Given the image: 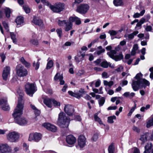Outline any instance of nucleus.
I'll use <instances>...</instances> for the list:
<instances>
[{"instance_id":"45","label":"nucleus","mask_w":153,"mask_h":153,"mask_svg":"<svg viewBox=\"0 0 153 153\" xmlns=\"http://www.w3.org/2000/svg\"><path fill=\"white\" fill-rule=\"evenodd\" d=\"M10 36L13 42L14 43L16 44L17 42V41L14 34L13 33H11L10 34Z\"/></svg>"},{"instance_id":"49","label":"nucleus","mask_w":153,"mask_h":153,"mask_svg":"<svg viewBox=\"0 0 153 153\" xmlns=\"http://www.w3.org/2000/svg\"><path fill=\"white\" fill-rule=\"evenodd\" d=\"M0 56L2 59V62H3L6 58L5 55L3 53H1L0 54Z\"/></svg>"},{"instance_id":"5","label":"nucleus","mask_w":153,"mask_h":153,"mask_svg":"<svg viewBox=\"0 0 153 153\" xmlns=\"http://www.w3.org/2000/svg\"><path fill=\"white\" fill-rule=\"evenodd\" d=\"M25 88L27 94L31 97L36 90V86L33 83H27L25 85Z\"/></svg>"},{"instance_id":"21","label":"nucleus","mask_w":153,"mask_h":153,"mask_svg":"<svg viewBox=\"0 0 153 153\" xmlns=\"http://www.w3.org/2000/svg\"><path fill=\"white\" fill-rule=\"evenodd\" d=\"M153 146L151 143H147L145 146V150L143 153H150Z\"/></svg>"},{"instance_id":"14","label":"nucleus","mask_w":153,"mask_h":153,"mask_svg":"<svg viewBox=\"0 0 153 153\" xmlns=\"http://www.w3.org/2000/svg\"><path fill=\"white\" fill-rule=\"evenodd\" d=\"M86 142V139L85 136L81 135L78 137V145L79 147L82 148L85 145Z\"/></svg>"},{"instance_id":"31","label":"nucleus","mask_w":153,"mask_h":153,"mask_svg":"<svg viewBox=\"0 0 153 153\" xmlns=\"http://www.w3.org/2000/svg\"><path fill=\"white\" fill-rule=\"evenodd\" d=\"M116 117L115 115L109 117L108 118L107 121L108 123L110 124L113 123H114V119H116Z\"/></svg>"},{"instance_id":"37","label":"nucleus","mask_w":153,"mask_h":153,"mask_svg":"<svg viewBox=\"0 0 153 153\" xmlns=\"http://www.w3.org/2000/svg\"><path fill=\"white\" fill-rule=\"evenodd\" d=\"M97 115L98 114L97 113L95 114L94 115V118L95 121H97L100 124H102L103 123L101 120L98 117Z\"/></svg>"},{"instance_id":"22","label":"nucleus","mask_w":153,"mask_h":153,"mask_svg":"<svg viewBox=\"0 0 153 153\" xmlns=\"http://www.w3.org/2000/svg\"><path fill=\"white\" fill-rule=\"evenodd\" d=\"M20 60L21 62L27 68L30 67V63L27 62L23 57H22L20 58Z\"/></svg>"},{"instance_id":"3","label":"nucleus","mask_w":153,"mask_h":153,"mask_svg":"<svg viewBox=\"0 0 153 153\" xmlns=\"http://www.w3.org/2000/svg\"><path fill=\"white\" fill-rule=\"evenodd\" d=\"M143 75L141 73L137 74L135 77V79L137 80L136 81L133 80L131 84V86L133 90L136 91H137L140 88H142L143 86L140 85V82L142 79V77Z\"/></svg>"},{"instance_id":"38","label":"nucleus","mask_w":153,"mask_h":153,"mask_svg":"<svg viewBox=\"0 0 153 153\" xmlns=\"http://www.w3.org/2000/svg\"><path fill=\"white\" fill-rule=\"evenodd\" d=\"M103 83L104 85H108L110 87L112 86L114 84V82L113 81H110L108 82L106 80H104L103 81Z\"/></svg>"},{"instance_id":"59","label":"nucleus","mask_w":153,"mask_h":153,"mask_svg":"<svg viewBox=\"0 0 153 153\" xmlns=\"http://www.w3.org/2000/svg\"><path fill=\"white\" fill-rule=\"evenodd\" d=\"M100 80H98L95 82V87H98L100 86Z\"/></svg>"},{"instance_id":"30","label":"nucleus","mask_w":153,"mask_h":153,"mask_svg":"<svg viewBox=\"0 0 153 153\" xmlns=\"http://www.w3.org/2000/svg\"><path fill=\"white\" fill-rule=\"evenodd\" d=\"M68 93L70 95L76 97L78 99H79L81 97V95L79 94L74 93L71 91H68Z\"/></svg>"},{"instance_id":"50","label":"nucleus","mask_w":153,"mask_h":153,"mask_svg":"<svg viewBox=\"0 0 153 153\" xmlns=\"http://www.w3.org/2000/svg\"><path fill=\"white\" fill-rule=\"evenodd\" d=\"M102 77L104 79L108 78L109 77L107 73L105 72L102 73Z\"/></svg>"},{"instance_id":"61","label":"nucleus","mask_w":153,"mask_h":153,"mask_svg":"<svg viewBox=\"0 0 153 153\" xmlns=\"http://www.w3.org/2000/svg\"><path fill=\"white\" fill-rule=\"evenodd\" d=\"M105 51V50L104 49H102L100 50L97 51V54L98 55H100L101 53L104 52Z\"/></svg>"},{"instance_id":"13","label":"nucleus","mask_w":153,"mask_h":153,"mask_svg":"<svg viewBox=\"0 0 153 153\" xmlns=\"http://www.w3.org/2000/svg\"><path fill=\"white\" fill-rule=\"evenodd\" d=\"M64 111L65 113L69 116L73 115L74 109L72 106L70 105H65L64 108Z\"/></svg>"},{"instance_id":"64","label":"nucleus","mask_w":153,"mask_h":153,"mask_svg":"<svg viewBox=\"0 0 153 153\" xmlns=\"http://www.w3.org/2000/svg\"><path fill=\"white\" fill-rule=\"evenodd\" d=\"M138 49V46L137 44L134 45L132 49L136 51Z\"/></svg>"},{"instance_id":"32","label":"nucleus","mask_w":153,"mask_h":153,"mask_svg":"<svg viewBox=\"0 0 153 153\" xmlns=\"http://www.w3.org/2000/svg\"><path fill=\"white\" fill-rule=\"evenodd\" d=\"M53 62L51 60H49L47 63L46 67L47 69H49L51 68L53 66Z\"/></svg>"},{"instance_id":"25","label":"nucleus","mask_w":153,"mask_h":153,"mask_svg":"<svg viewBox=\"0 0 153 153\" xmlns=\"http://www.w3.org/2000/svg\"><path fill=\"white\" fill-rule=\"evenodd\" d=\"M51 101L52 100L50 99H46L44 100V102L48 107L51 108Z\"/></svg>"},{"instance_id":"4","label":"nucleus","mask_w":153,"mask_h":153,"mask_svg":"<svg viewBox=\"0 0 153 153\" xmlns=\"http://www.w3.org/2000/svg\"><path fill=\"white\" fill-rule=\"evenodd\" d=\"M57 23L58 25L60 26H63L65 25L64 29L66 32H68L72 29L73 24L69 20L68 21L66 20H60L59 19Z\"/></svg>"},{"instance_id":"7","label":"nucleus","mask_w":153,"mask_h":153,"mask_svg":"<svg viewBox=\"0 0 153 153\" xmlns=\"http://www.w3.org/2000/svg\"><path fill=\"white\" fill-rule=\"evenodd\" d=\"M117 52L114 50H111L107 53V55L111 58L116 61L120 60L123 58V56L121 53L117 54Z\"/></svg>"},{"instance_id":"6","label":"nucleus","mask_w":153,"mask_h":153,"mask_svg":"<svg viewBox=\"0 0 153 153\" xmlns=\"http://www.w3.org/2000/svg\"><path fill=\"white\" fill-rule=\"evenodd\" d=\"M16 70L17 75L19 76L23 77L27 74V70L24 68L23 66L20 64L16 66Z\"/></svg>"},{"instance_id":"36","label":"nucleus","mask_w":153,"mask_h":153,"mask_svg":"<svg viewBox=\"0 0 153 153\" xmlns=\"http://www.w3.org/2000/svg\"><path fill=\"white\" fill-rule=\"evenodd\" d=\"M105 101V98L104 97H102L98 100V102L100 106H102L104 104Z\"/></svg>"},{"instance_id":"18","label":"nucleus","mask_w":153,"mask_h":153,"mask_svg":"<svg viewBox=\"0 0 153 153\" xmlns=\"http://www.w3.org/2000/svg\"><path fill=\"white\" fill-rule=\"evenodd\" d=\"M85 55V53H82V51H80L77 55L75 56V59L76 61L79 62L83 60Z\"/></svg>"},{"instance_id":"44","label":"nucleus","mask_w":153,"mask_h":153,"mask_svg":"<svg viewBox=\"0 0 153 153\" xmlns=\"http://www.w3.org/2000/svg\"><path fill=\"white\" fill-rule=\"evenodd\" d=\"M30 43L35 45L37 46L39 44L38 41L37 39H32L30 40Z\"/></svg>"},{"instance_id":"48","label":"nucleus","mask_w":153,"mask_h":153,"mask_svg":"<svg viewBox=\"0 0 153 153\" xmlns=\"http://www.w3.org/2000/svg\"><path fill=\"white\" fill-rule=\"evenodd\" d=\"M52 102L54 105L55 106H60V102H58L55 100H52Z\"/></svg>"},{"instance_id":"47","label":"nucleus","mask_w":153,"mask_h":153,"mask_svg":"<svg viewBox=\"0 0 153 153\" xmlns=\"http://www.w3.org/2000/svg\"><path fill=\"white\" fill-rule=\"evenodd\" d=\"M98 138V134L97 133L94 134L92 137V140L94 141H96Z\"/></svg>"},{"instance_id":"40","label":"nucleus","mask_w":153,"mask_h":153,"mask_svg":"<svg viewBox=\"0 0 153 153\" xmlns=\"http://www.w3.org/2000/svg\"><path fill=\"white\" fill-rule=\"evenodd\" d=\"M39 59L37 60V62L36 63L34 62L33 63V66L35 68L36 70H37L39 68L40 63L39 62Z\"/></svg>"},{"instance_id":"26","label":"nucleus","mask_w":153,"mask_h":153,"mask_svg":"<svg viewBox=\"0 0 153 153\" xmlns=\"http://www.w3.org/2000/svg\"><path fill=\"white\" fill-rule=\"evenodd\" d=\"M33 22L36 25L41 26L42 25L43 22L41 19H37L34 18L33 20Z\"/></svg>"},{"instance_id":"27","label":"nucleus","mask_w":153,"mask_h":153,"mask_svg":"<svg viewBox=\"0 0 153 153\" xmlns=\"http://www.w3.org/2000/svg\"><path fill=\"white\" fill-rule=\"evenodd\" d=\"M108 153H114V143H112L109 146L108 149Z\"/></svg>"},{"instance_id":"1","label":"nucleus","mask_w":153,"mask_h":153,"mask_svg":"<svg viewBox=\"0 0 153 153\" xmlns=\"http://www.w3.org/2000/svg\"><path fill=\"white\" fill-rule=\"evenodd\" d=\"M23 103L22 97L19 98L18 104L14 109L13 116L15 122L20 126L26 125L27 120L24 117H22L23 110Z\"/></svg>"},{"instance_id":"54","label":"nucleus","mask_w":153,"mask_h":153,"mask_svg":"<svg viewBox=\"0 0 153 153\" xmlns=\"http://www.w3.org/2000/svg\"><path fill=\"white\" fill-rule=\"evenodd\" d=\"M2 109L4 111H7L10 108L8 105H5L1 107Z\"/></svg>"},{"instance_id":"19","label":"nucleus","mask_w":153,"mask_h":153,"mask_svg":"<svg viewBox=\"0 0 153 153\" xmlns=\"http://www.w3.org/2000/svg\"><path fill=\"white\" fill-rule=\"evenodd\" d=\"M149 133H146L141 135L140 140L142 142V144H144L149 140Z\"/></svg>"},{"instance_id":"28","label":"nucleus","mask_w":153,"mask_h":153,"mask_svg":"<svg viewBox=\"0 0 153 153\" xmlns=\"http://www.w3.org/2000/svg\"><path fill=\"white\" fill-rule=\"evenodd\" d=\"M139 33V32L137 31H134L133 33L129 34L128 35V37L129 39L131 40L133 39L134 36H136Z\"/></svg>"},{"instance_id":"63","label":"nucleus","mask_w":153,"mask_h":153,"mask_svg":"<svg viewBox=\"0 0 153 153\" xmlns=\"http://www.w3.org/2000/svg\"><path fill=\"white\" fill-rule=\"evenodd\" d=\"M133 153H140L139 150L137 148H134Z\"/></svg>"},{"instance_id":"9","label":"nucleus","mask_w":153,"mask_h":153,"mask_svg":"<svg viewBox=\"0 0 153 153\" xmlns=\"http://www.w3.org/2000/svg\"><path fill=\"white\" fill-rule=\"evenodd\" d=\"M7 139L11 142H15L17 140L19 137L18 133L13 131L10 132L7 136Z\"/></svg>"},{"instance_id":"15","label":"nucleus","mask_w":153,"mask_h":153,"mask_svg":"<svg viewBox=\"0 0 153 153\" xmlns=\"http://www.w3.org/2000/svg\"><path fill=\"white\" fill-rule=\"evenodd\" d=\"M10 68L8 66H6L4 68L2 76L4 80H7L8 75L10 73Z\"/></svg>"},{"instance_id":"17","label":"nucleus","mask_w":153,"mask_h":153,"mask_svg":"<svg viewBox=\"0 0 153 153\" xmlns=\"http://www.w3.org/2000/svg\"><path fill=\"white\" fill-rule=\"evenodd\" d=\"M42 126L52 132H56L57 130L56 126L49 123H44Z\"/></svg>"},{"instance_id":"2","label":"nucleus","mask_w":153,"mask_h":153,"mask_svg":"<svg viewBox=\"0 0 153 153\" xmlns=\"http://www.w3.org/2000/svg\"><path fill=\"white\" fill-rule=\"evenodd\" d=\"M70 122V119L66 117L65 113L62 112L59 113L57 123L61 127H68Z\"/></svg>"},{"instance_id":"16","label":"nucleus","mask_w":153,"mask_h":153,"mask_svg":"<svg viewBox=\"0 0 153 153\" xmlns=\"http://www.w3.org/2000/svg\"><path fill=\"white\" fill-rule=\"evenodd\" d=\"M76 139L75 137L72 135H69L66 137V141L69 145H72L76 142Z\"/></svg>"},{"instance_id":"24","label":"nucleus","mask_w":153,"mask_h":153,"mask_svg":"<svg viewBox=\"0 0 153 153\" xmlns=\"http://www.w3.org/2000/svg\"><path fill=\"white\" fill-rule=\"evenodd\" d=\"M17 25H20L24 22V19L22 16H19L17 17L15 20Z\"/></svg>"},{"instance_id":"62","label":"nucleus","mask_w":153,"mask_h":153,"mask_svg":"<svg viewBox=\"0 0 153 153\" xmlns=\"http://www.w3.org/2000/svg\"><path fill=\"white\" fill-rule=\"evenodd\" d=\"M136 104L135 103H134V107H133L131 108V109L129 111L132 113V112L134 111L135 110V109L136 108Z\"/></svg>"},{"instance_id":"56","label":"nucleus","mask_w":153,"mask_h":153,"mask_svg":"<svg viewBox=\"0 0 153 153\" xmlns=\"http://www.w3.org/2000/svg\"><path fill=\"white\" fill-rule=\"evenodd\" d=\"M63 77H61L60 78V80H59L60 81V83L59 84L61 85H63L65 84V81L63 80Z\"/></svg>"},{"instance_id":"11","label":"nucleus","mask_w":153,"mask_h":153,"mask_svg":"<svg viewBox=\"0 0 153 153\" xmlns=\"http://www.w3.org/2000/svg\"><path fill=\"white\" fill-rule=\"evenodd\" d=\"M89 9V7L87 4H82L77 7L76 11L81 14H85Z\"/></svg>"},{"instance_id":"33","label":"nucleus","mask_w":153,"mask_h":153,"mask_svg":"<svg viewBox=\"0 0 153 153\" xmlns=\"http://www.w3.org/2000/svg\"><path fill=\"white\" fill-rule=\"evenodd\" d=\"M113 3L115 6H120L123 4V0H114Z\"/></svg>"},{"instance_id":"8","label":"nucleus","mask_w":153,"mask_h":153,"mask_svg":"<svg viewBox=\"0 0 153 153\" xmlns=\"http://www.w3.org/2000/svg\"><path fill=\"white\" fill-rule=\"evenodd\" d=\"M51 9L54 12L59 13L62 11L64 8L65 4L59 3L54 5H51L50 4L48 5Z\"/></svg>"},{"instance_id":"23","label":"nucleus","mask_w":153,"mask_h":153,"mask_svg":"<svg viewBox=\"0 0 153 153\" xmlns=\"http://www.w3.org/2000/svg\"><path fill=\"white\" fill-rule=\"evenodd\" d=\"M140 85L143 86V87L145 89L146 86H144L142 84H144L146 86H149L150 85V82H149L145 79H142L140 82Z\"/></svg>"},{"instance_id":"10","label":"nucleus","mask_w":153,"mask_h":153,"mask_svg":"<svg viewBox=\"0 0 153 153\" xmlns=\"http://www.w3.org/2000/svg\"><path fill=\"white\" fill-rule=\"evenodd\" d=\"M42 134L39 133L30 134L28 140L30 141L34 140L36 142H39L42 138Z\"/></svg>"},{"instance_id":"42","label":"nucleus","mask_w":153,"mask_h":153,"mask_svg":"<svg viewBox=\"0 0 153 153\" xmlns=\"http://www.w3.org/2000/svg\"><path fill=\"white\" fill-rule=\"evenodd\" d=\"M109 63H108L106 61H104L101 62V66L104 68H107L108 67Z\"/></svg>"},{"instance_id":"52","label":"nucleus","mask_w":153,"mask_h":153,"mask_svg":"<svg viewBox=\"0 0 153 153\" xmlns=\"http://www.w3.org/2000/svg\"><path fill=\"white\" fill-rule=\"evenodd\" d=\"M133 130L137 132V133H139L140 131V129L137 127L134 126L132 128Z\"/></svg>"},{"instance_id":"53","label":"nucleus","mask_w":153,"mask_h":153,"mask_svg":"<svg viewBox=\"0 0 153 153\" xmlns=\"http://www.w3.org/2000/svg\"><path fill=\"white\" fill-rule=\"evenodd\" d=\"M3 25L4 26L5 29L7 31H8L9 30V27L7 23L5 22H3L2 23Z\"/></svg>"},{"instance_id":"58","label":"nucleus","mask_w":153,"mask_h":153,"mask_svg":"<svg viewBox=\"0 0 153 153\" xmlns=\"http://www.w3.org/2000/svg\"><path fill=\"white\" fill-rule=\"evenodd\" d=\"M34 112L36 115V116L39 115L40 114V111L37 109L34 110Z\"/></svg>"},{"instance_id":"43","label":"nucleus","mask_w":153,"mask_h":153,"mask_svg":"<svg viewBox=\"0 0 153 153\" xmlns=\"http://www.w3.org/2000/svg\"><path fill=\"white\" fill-rule=\"evenodd\" d=\"M118 31H116L114 30H109L108 33L111 36H115L117 34Z\"/></svg>"},{"instance_id":"39","label":"nucleus","mask_w":153,"mask_h":153,"mask_svg":"<svg viewBox=\"0 0 153 153\" xmlns=\"http://www.w3.org/2000/svg\"><path fill=\"white\" fill-rule=\"evenodd\" d=\"M61 77H63L62 74H61L60 73H57L54 78V79L55 81H57L59 79V80H60V78Z\"/></svg>"},{"instance_id":"57","label":"nucleus","mask_w":153,"mask_h":153,"mask_svg":"<svg viewBox=\"0 0 153 153\" xmlns=\"http://www.w3.org/2000/svg\"><path fill=\"white\" fill-rule=\"evenodd\" d=\"M149 140H153V130L152 131L150 134H149Z\"/></svg>"},{"instance_id":"41","label":"nucleus","mask_w":153,"mask_h":153,"mask_svg":"<svg viewBox=\"0 0 153 153\" xmlns=\"http://www.w3.org/2000/svg\"><path fill=\"white\" fill-rule=\"evenodd\" d=\"M57 34L60 38H61L62 36V29L61 28L57 29L56 30Z\"/></svg>"},{"instance_id":"35","label":"nucleus","mask_w":153,"mask_h":153,"mask_svg":"<svg viewBox=\"0 0 153 153\" xmlns=\"http://www.w3.org/2000/svg\"><path fill=\"white\" fill-rule=\"evenodd\" d=\"M153 126V117L150 119L147 122L146 127L149 128L151 126Z\"/></svg>"},{"instance_id":"12","label":"nucleus","mask_w":153,"mask_h":153,"mask_svg":"<svg viewBox=\"0 0 153 153\" xmlns=\"http://www.w3.org/2000/svg\"><path fill=\"white\" fill-rule=\"evenodd\" d=\"M11 151L10 147L7 144H0V153H6Z\"/></svg>"},{"instance_id":"29","label":"nucleus","mask_w":153,"mask_h":153,"mask_svg":"<svg viewBox=\"0 0 153 153\" xmlns=\"http://www.w3.org/2000/svg\"><path fill=\"white\" fill-rule=\"evenodd\" d=\"M7 100L6 98L0 99V105L1 107L7 105Z\"/></svg>"},{"instance_id":"55","label":"nucleus","mask_w":153,"mask_h":153,"mask_svg":"<svg viewBox=\"0 0 153 153\" xmlns=\"http://www.w3.org/2000/svg\"><path fill=\"white\" fill-rule=\"evenodd\" d=\"M41 1L45 5L48 6V5H50V3L49 2L45 0H41Z\"/></svg>"},{"instance_id":"60","label":"nucleus","mask_w":153,"mask_h":153,"mask_svg":"<svg viewBox=\"0 0 153 153\" xmlns=\"http://www.w3.org/2000/svg\"><path fill=\"white\" fill-rule=\"evenodd\" d=\"M117 108V107L116 106H110L108 108V110H115Z\"/></svg>"},{"instance_id":"20","label":"nucleus","mask_w":153,"mask_h":153,"mask_svg":"<svg viewBox=\"0 0 153 153\" xmlns=\"http://www.w3.org/2000/svg\"><path fill=\"white\" fill-rule=\"evenodd\" d=\"M69 20L71 22H75V24L76 25H79L81 23V21L79 18L75 16V17H71L69 18Z\"/></svg>"},{"instance_id":"34","label":"nucleus","mask_w":153,"mask_h":153,"mask_svg":"<svg viewBox=\"0 0 153 153\" xmlns=\"http://www.w3.org/2000/svg\"><path fill=\"white\" fill-rule=\"evenodd\" d=\"M6 14V16L7 18H9L10 16L11 11L10 9L7 7H5L4 9Z\"/></svg>"},{"instance_id":"46","label":"nucleus","mask_w":153,"mask_h":153,"mask_svg":"<svg viewBox=\"0 0 153 153\" xmlns=\"http://www.w3.org/2000/svg\"><path fill=\"white\" fill-rule=\"evenodd\" d=\"M23 9L27 13H29L30 12V9L27 5H24L23 6Z\"/></svg>"},{"instance_id":"51","label":"nucleus","mask_w":153,"mask_h":153,"mask_svg":"<svg viewBox=\"0 0 153 153\" xmlns=\"http://www.w3.org/2000/svg\"><path fill=\"white\" fill-rule=\"evenodd\" d=\"M145 30L147 32L151 31L152 30V27L151 26L147 25L145 28Z\"/></svg>"}]
</instances>
